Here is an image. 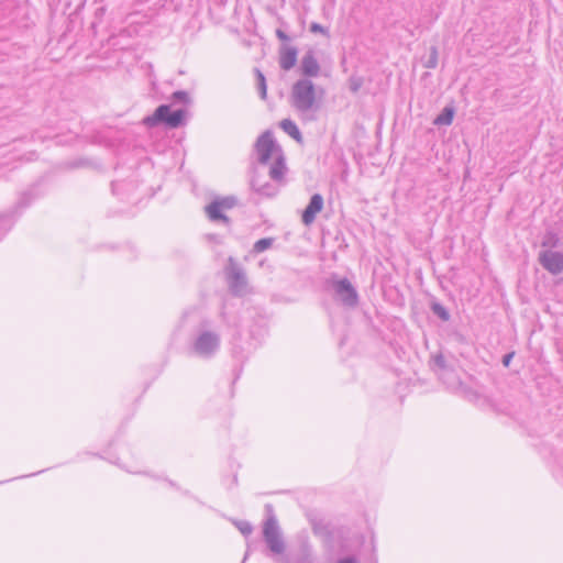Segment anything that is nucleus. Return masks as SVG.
<instances>
[{
	"instance_id": "nucleus-30",
	"label": "nucleus",
	"mask_w": 563,
	"mask_h": 563,
	"mask_svg": "<svg viewBox=\"0 0 563 563\" xmlns=\"http://www.w3.org/2000/svg\"><path fill=\"white\" fill-rule=\"evenodd\" d=\"M515 356V352H509V353H506L504 356H503V360H501V363L505 367H509L510 365V362L511 360L514 358Z\"/></svg>"
},
{
	"instance_id": "nucleus-22",
	"label": "nucleus",
	"mask_w": 563,
	"mask_h": 563,
	"mask_svg": "<svg viewBox=\"0 0 563 563\" xmlns=\"http://www.w3.org/2000/svg\"><path fill=\"white\" fill-rule=\"evenodd\" d=\"M232 523L244 537L253 532V526L246 520L232 519Z\"/></svg>"
},
{
	"instance_id": "nucleus-8",
	"label": "nucleus",
	"mask_w": 563,
	"mask_h": 563,
	"mask_svg": "<svg viewBox=\"0 0 563 563\" xmlns=\"http://www.w3.org/2000/svg\"><path fill=\"white\" fill-rule=\"evenodd\" d=\"M220 346V336L211 331H203L194 343V351L202 357H211Z\"/></svg>"
},
{
	"instance_id": "nucleus-1",
	"label": "nucleus",
	"mask_w": 563,
	"mask_h": 563,
	"mask_svg": "<svg viewBox=\"0 0 563 563\" xmlns=\"http://www.w3.org/2000/svg\"><path fill=\"white\" fill-rule=\"evenodd\" d=\"M187 111L185 109L170 110L169 104L158 106L153 114L143 119L142 123L152 129L159 125H165L168 129H177L185 124Z\"/></svg>"
},
{
	"instance_id": "nucleus-9",
	"label": "nucleus",
	"mask_w": 563,
	"mask_h": 563,
	"mask_svg": "<svg viewBox=\"0 0 563 563\" xmlns=\"http://www.w3.org/2000/svg\"><path fill=\"white\" fill-rule=\"evenodd\" d=\"M538 262L551 275L563 273V253L554 250H543L538 254Z\"/></svg>"
},
{
	"instance_id": "nucleus-20",
	"label": "nucleus",
	"mask_w": 563,
	"mask_h": 563,
	"mask_svg": "<svg viewBox=\"0 0 563 563\" xmlns=\"http://www.w3.org/2000/svg\"><path fill=\"white\" fill-rule=\"evenodd\" d=\"M438 47L433 45L430 47L428 57L423 60V66L429 69H434L438 66Z\"/></svg>"
},
{
	"instance_id": "nucleus-33",
	"label": "nucleus",
	"mask_w": 563,
	"mask_h": 563,
	"mask_svg": "<svg viewBox=\"0 0 563 563\" xmlns=\"http://www.w3.org/2000/svg\"><path fill=\"white\" fill-rule=\"evenodd\" d=\"M562 282H563V277H562Z\"/></svg>"
},
{
	"instance_id": "nucleus-17",
	"label": "nucleus",
	"mask_w": 563,
	"mask_h": 563,
	"mask_svg": "<svg viewBox=\"0 0 563 563\" xmlns=\"http://www.w3.org/2000/svg\"><path fill=\"white\" fill-rule=\"evenodd\" d=\"M561 244V239L559 234L552 230H548L542 236L541 246L547 250H553L559 247Z\"/></svg>"
},
{
	"instance_id": "nucleus-18",
	"label": "nucleus",
	"mask_w": 563,
	"mask_h": 563,
	"mask_svg": "<svg viewBox=\"0 0 563 563\" xmlns=\"http://www.w3.org/2000/svg\"><path fill=\"white\" fill-rule=\"evenodd\" d=\"M429 307L433 314H435L441 321L448 322L450 320L451 314L449 310L435 298L430 300Z\"/></svg>"
},
{
	"instance_id": "nucleus-26",
	"label": "nucleus",
	"mask_w": 563,
	"mask_h": 563,
	"mask_svg": "<svg viewBox=\"0 0 563 563\" xmlns=\"http://www.w3.org/2000/svg\"><path fill=\"white\" fill-rule=\"evenodd\" d=\"M309 31L311 33H320L324 35L325 37H330V31L328 27L321 25L320 23L312 22L309 26Z\"/></svg>"
},
{
	"instance_id": "nucleus-5",
	"label": "nucleus",
	"mask_w": 563,
	"mask_h": 563,
	"mask_svg": "<svg viewBox=\"0 0 563 563\" xmlns=\"http://www.w3.org/2000/svg\"><path fill=\"white\" fill-rule=\"evenodd\" d=\"M238 205V198L234 196H227L221 199H216L205 207L207 217L212 222L221 221L227 227L231 225V219L223 213V210L231 209Z\"/></svg>"
},
{
	"instance_id": "nucleus-24",
	"label": "nucleus",
	"mask_w": 563,
	"mask_h": 563,
	"mask_svg": "<svg viewBox=\"0 0 563 563\" xmlns=\"http://www.w3.org/2000/svg\"><path fill=\"white\" fill-rule=\"evenodd\" d=\"M12 223L13 222L10 214L0 216V240L11 229Z\"/></svg>"
},
{
	"instance_id": "nucleus-19",
	"label": "nucleus",
	"mask_w": 563,
	"mask_h": 563,
	"mask_svg": "<svg viewBox=\"0 0 563 563\" xmlns=\"http://www.w3.org/2000/svg\"><path fill=\"white\" fill-rule=\"evenodd\" d=\"M254 74H255V78H256V87H257L260 98L262 100H266V98H267L266 78L260 68H254Z\"/></svg>"
},
{
	"instance_id": "nucleus-14",
	"label": "nucleus",
	"mask_w": 563,
	"mask_h": 563,
	"mask_svg": "<svg viewBox=\"0 0 563 563\" xmlns=\"http://www.w3.org/2000/svg\"><path fill=\"white\" fill-rule=\"evenodd\" d=\"M280 129L292 137L296 142L302 143V134L298 129L297 124L291 119H284L279 123Z\"/></svg>"
},
{
	"instance_id": "nucleus-4",
	"label": "nucleus",
	"mask_w": 563,
	"mask_h": 563,
	"mask_svg": "<svg viewBox=\"0 0 563 563\" xmlns=\"http://www.w3.org/2000/svg\"><path fill=\"white\" fill-rule=\"evenodd\" d=\"M224 273L231 294L238 297L243 296L247 287V277L244 268L232 256L228 260Z\"/></svg>"
},
{
	"instance_id": "nucleus-32",
	"label": "nucleus",
	"mask_w": 563,
	"mask_h": 563,
	"mask_svg": "<svg viewBox=\"0 0 563 563\" xmlns=\"http://www.w3.org/2000/svg\"><path fill=\"white\" fill-rule=\"evenodd\" d=\"M276 562L277 563H288V561L286 559H284V558L276 559Z\"/></svg>"
},
{
	"instance_id": "nucleus-13",
	"label": "nucleus",
	"mask_w": 563,
	"mask_h": 563,
	"mask_svg": "<svg viewBox=\"0 0 563 563\" xmlns=\"http://www.w3.org/2000/svg\"><path fill=\"white\" fill-rule=\"evenodd\" d=\"M323 208V197L320 194H313L310 197L309 203L303 209L301 221L305 225H310L316 220L317 214Z\"/></svg>"
},
{
	"instance_id": "nucleus-27",
	"label": "nucleus",
	"mask_w": 563,
	"mask_h": 563,
	"mask_svg": "<svg viewBox=\"0 0 563 563\" xmlns=\"http://www.w3.org/2000/svg\"><path fill=\"white\" fill-rule=\"evenodd\" d=\"M349 85H350V90L352 92H357L363 85V79L361 77L352 76L349 79Z\"/></svg>"
},
{
	"instance_id": "nucleus-7",
	"label": "nucleus",
	"mask_w": 563,
	"mask_h": 563,
	"mask_svg": "<svg viewBox=\"0 0 563 563\" xmlns=\"http://www.w3.org/2000/svg\"><path fill=\"white\" fill-rule=\"evenodd\" d=\"M255 151L257 153V159L260 164H267L274 152H282L280 147L274 140L273 132L267 130L263 132L255 142Z\"/></svg>"
},
{
	"instance_id": "nucleus-23",
	"label": "nucleus",
	"mask_w": 563,
	"mask_h": 563,
	"mask_svg": "<svg viewBox=\"0 0 563 563\" xmlns=\"http://www.w3.org/2000/svg\"><path fill=\"white\" fill-rule=\"evenodd\" d=\"M431 367L432 369L446 371L449 368L445 357L442 353H438L431 358Z\"/></svg>"
},
{
	"instance_id": "nucleus-25",
	"label": "nucleus",
	"mask_w": 563,
	"mask_h": 563,
	"mask_svg": "<svg viewBox=\"0 0 563 563\" xmlns=\"http://www.w3.org/2000/svg\"><path fill=\"white\" fill-rule=\"evenodd\" d=\"M170 99L174 103L187 104L190 102V97H189L188 92L185 90H177V91L173 92Z\"/></svg>"
},
{
	"instance_id": "nucleus-28",
	"label": "nucleus",
	"mask_w": 563,
	"mask_h": 563,
	"mask_svg": "<svg viewBox=\"0 0 563 563\" xmlns=\"http://www.w3.org/2000/svg\"><path fill=\"white\" fill-rule=\"evenodd\" d=\"M32 200H33V196L30 192L22 194L21 198L19 199V201L16 203V209L27 207Z\"/></svg>"
},
{
	"instance_id": "nucleus-15",
	"label": "nucleus",
	"mask_w": 563,
	"mask_h": 563,
	"mask_svg": "<svg viewBox=\"0 0 563 563\" xmlns=\"http://www.w3.org/2000/svg\"><path fill=\"white\" fill-rule=\"evenodd\" d=\"M286 164L283 154H280L271 166L269 177L275 181H282L286 173Z\"/></svg>"
},
{
	"instance_id": "nucleus-21",
	"label": "nucleus",
	"mask_w": 563,
	"mask_h": 563,
	"mask_svg": "<svg viewBox=\"0 0 563 563\" xmlns=\"http://www.w3.org/2000/svg\"><path fill=\"white\" fill-rule=\"evenodd\" d=\"M274 243V239L273 238H263V239H260L258 241H256L253 245V252L254 253H262L266 250H268L269 247H272Z\"/></svg>"
},
{
	"instance_id": "nucleus-31",
	"label": "nucleus",
	"mask_w": 563,
	"mask_h": 563,
	"mask_svg": "<svg viewBox=\"0 0 563 563\" xmlns=\"http://www.w3.org/2000/svg\"><path fill=\"white\" fill-rule=\"evenodd\" d=\"M336 563H358L357 559L353 555L344 556L339 559Z\"/></svg>"
},
{
	"instance_id": "nucleus-16",
	"label": "nucleus",
	"mask_w": 563,
	"mask_h": 563,
	"mask_svg": "<svg viewBox=\"0 0 563 563\" xmlns=\"http://www.w3.org/2000/svg\"><path fill=\"white\" fill-rule=\"evenodd\" d=\"M455 109L451 106H446L442 109L440 114H438L434 120L433 124L438 126L442 125H450L454 119Z\"/></svg>"
},
{
	"instance_id": "nucleus-12",
	"label": "nucleus",
	"mask_w": 563,
	"mask_h": 563,
	"mask_svg": "<svg viewBox=\"0 0 563 563\" xmlns=\"http://www.w3.org/2000/svg\"><path fill=\"white\" fill-rule=\"evenodd\" d=\"M250 186L254 192L265 198H273L279 191V187L277 185L269 181H263L261 176L255 172L250 180Z\"/></svg>"
},
{
	"instance_id": "nucleus-29",
	"label": "nucleus",
	"mask_w": 563,
	"mask_h": 563,
	"mask_svg": "<svg viewBox=\"0 0 563 563\" xmlns=\"http://www.w3.org/2000/svg\"><path fill=\"white\" fill-rule=\"evenodd\" d=\"M275 34L277 38L283 42V44H286L287 42L291 41L290 36L280 29H277Z\"/></svg>"
},
{
	"instance_id": "nucleus-6",
	"label": "nucleus",
	"mask_w": 563,
	"mask_h": 563,
	"mask_svg": "<svg viewBox=\"0 0 563 563\" xmlns=\"http://www.w3.org/2000/svg\"><path fill=\"white\" fill-rule=\"evenodd\" d=\"M331 287L334 291V297L343 306L354 308L358 303V294L352 283L346 278H333Z\"/></svg>"
},
{
	"instance_id": "nucleus-10",
	"label": "nucleus",
	"mask_w": 563,
	"mask_h": 563,
	"mask_svg": "<svg viewBox=\"0 0 563 563\" xmlns=\"http://www.w3.org/2000/svg\"><path fill=\"white\" fill-rule=\"evenodd\" d=\"M299 70L308 79L319 76L321 67L312 49L307 51L302 56Z\"/></svg>"
},
{
	"instance_id": "nucleus-11",
	"label": "nucleus",
	"mask_w": 563,
	"mask_h": 563,
	"mask_svg": "<svg viewBox=\"0 0 563 563\" xmlns=\"http://www.w3.org/2000/svg\"><path fill=\"white\" fill-rule=\"evenodd\" d=\"M298 48L288 44H282L278 48V63L279 67L288 71L297 64Z\"/></svg>"
},
{
	"instance_id": "nucleus-3",
	"label": "nucleus",
	"mask_w": 563,
	"mask_h": 563,
	"mask_svg": "<svg viewBox=\"0 0 563 563\" xmlns=\"http://www.w3.org/2000/svg\"><path fill=\"white\" fill-rule=\"evenodd\" d=\"M291 106L300 112L312 110L316 107V86L308 78L298 79L291 88Z\"/></svg>"
},
{
	"instance_id": "nucleus-2",
	"label": "nucleus",
	"mask_w": 563,
	"mask_h": 563,
	"mask_svg": "<svg viewBox=\"0 0 563 563\" xmlns=\"http://www.w3.org/2000/svg\"><path fill=\"white\" fill-rule=\"evenodd\" d=\"M265 511L267 518L263 525V539L273 554L282 555L285 552L286 545L280 533L277 518L274 514L273 505L266 504Z\"/></svg>"
}]
</instances>
